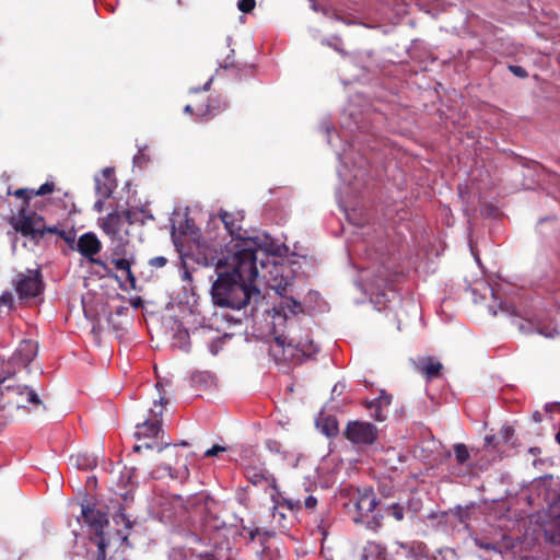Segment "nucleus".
Here are the masks:
<instances>
[{"label":"nucleus","instance_id":"f257e3e1","mask_svg":"<svg viewBox=\"0 0 560 560\" xmlns=\"http://www.w3.org/2000/svg\"><path fill=\"white\" fill-rule=\"evenodd\" d=\"M253 245L249 240L242 241L218 260V278L211 288L215 305L241 310L260 296V291L253 284L258 276V258Z\"/></svg>","mask_w":560,"mask_h":560},{"label":"nucleus","instance_id":"f03ea898","mask_svg":"<svg viewBox=\"0 0 560 560\" xmlns=\"http://www.w3.org/2000/svg\"><path fill=\"white\" fill-rule=\"evenodd\" d=\"M219 520L209 514H200L191 517L185 511L178 524L174 525V532L185 540L187 545H209L212 533L219 529Z\"/></svg>","mask_w":560,"mask_h":560},{"label":"nucleus","instance_id":"7ed1b4c3","mask_svg":"<svg viewBox=\"0 0 560 560\" xmlns=\"http://www.w3.org/2000/svg\"><path fill=\"white\" fill-rule=\"evenodd\" d=\"M317 351V346L308 336L304 339L295 340V338L291 337L288 339L287 336L280 335L275 337L273 343L269 347V354L277 364L293 360L298 352L303 357L310 358Z\"/></svg>","mask_w":560,"mask_h":560},{"label":"nucleus","instance_id":"20e7f679","mask_svg":"<svg viewBox=\"0 0 560 560\" xmlns=\"http://www.w3.org/2000/svg\"><path fill=\"white\" fill-rule=\"evenodd\" d=\"M27 404L39 405L38 395L30 387L14 384L10 377L0 375V410H18Z\"/></svg>","mask_w":560,"mask_h":560},{"label":"nucleus","instance_id":"39448f33","mask_svg":"<svg viewBox=\"0 0 560 560\" xmlns=\"http://www.w3.org/2000/svg\"><path fill=\"white\" fill-rule=\"evenodd\" d=\"M162 421L160 419H145L142 423L136 425L135 436L138 441L149 440L141 444H136L133 451L140 453L143 448L163 451L170 445V442L164 440L162 431Z\"/></svg>","mask_w":560,"mask_h":560},{"label":"nucleus","instance_id":"423d86ee","mask_svg":"<svg viewBox=\"0 0 560 560\" xmlns=\"http://www.w3.org/2000/svg\"><path fill=\"white\" fill-rule=\"evenodd\" d=\"M82 517L88 526L95 532L93 539L97 545V560H105L107 542L103 537V528L108 525L107 514L101 510L82 505ZM110 560H114L113 558ZM125 560V559H122Z\"/></svg>","mask_w":560,"mask_h":560},{"label":"nucleus","instance_id":"0eeeda50","mask_svg":"<svg viewBox=\"0 0 560 560\" xmlns=\"http://www.w3.org/2000/svg\"><path fill=\"white\" fill-rule=\"evenodd\" d=\"M219 217L223 222L226 231L232 236V242L226 246V250L224 254H228L232 249V247H234L242 241L249 240L254 244L252 246V249L255 253V255H257V248L260 247V245L257 243L255 238L246 236L247 231L244 230L241 225L243 214L241 212L220 211Z\"/></svg>","mask_w":560,"mask_h":560},{"label":"nucleus","instance_id":"6e6552de","mask_svg":"<svg viewBox=\"0 0 560 560\" xmlns=\"http://www.w3.org/2000/svg\"><path fill=\"white\" fill-rule=\"evenodd\" d=\"M343 436L354 445H372L378 438V430L371 422L353 420L347 423Z\"/></svg>","mask_w":560,"mask_h":560},{"label":"nucleus","instance_id":"1a4fd4ad","mask_svg":"<svg viewBox=\"0 0 560 560\" xmlns=\"http://www.w3.org/2000/svg\"><path fill=\"white\" fill-rule=\"evenodd\" d=\"M13 228L23 236H30L32 240H38L45 235L43 217L35 212L26 214V209L24 208H21L19 217L13 222Z\"/></svg>","mask_w":560,"mask_h":560},{"label":"nucleus","instance_id":"9d476101","mask_svg":"<svg viewBox=\"0 0 560 560\" xmlns=\"http://www.w3.org/2000/svg\"><path fill=\"white\" fill-rule=\"evenodd\" d=\"M15 291L22 300L40 295L44 291V281L40 271L27 270L25 273H19L15 281Z\"/></svg>","mask_w":560,"mask_h":560},{"label":"nucleus","instance_id":"9b49d317","mask_svg":"<svg viewBox=\"0 0 560 560\" xmlns=\"http://www.w3.org/2000/svg\"><path fill=\"white\" fill-rule=\"evenodd\" d=\"M350 503L353 504L357 512L354 522H362L364 517H368L378 504L377 497L371 487L358 488L352 493Z\"/></svg>","mask_w":560,"mask_h":560},{"label":"nucleus","instance_id":"f8f14e48","mask_svg":"<svg viewBox=\"0 0 560 560\" xmlns=\"http://www.w3.org/2000/svg\"><path fill=\"white\" fill-rule=\"evenodd\" d=\"M75 249L89 261L102 267L105 271H108L106 262L94 257L102 249V244L94 233L88 232L82 234L75 244Z\"/></svg>","mask_w":560,"mask_h":560},{"label":"nucleus","instance_id":"ddd939ff","mask_svg":"<svg viewBox=\"0 0 560 560\" xmlns=\"http://www.w3.org/2000/svg\"><path fill=\"white\" fill-rule=\"evenodd\" d=\"M102 230L113 240L124 243L128 232L125 230L124 217L118 211L109 213L103 219Z\"/></svg>","mask_w":560,"mask_h":560},{"label":"nucleus","instance_id":"4468645a","mask_svg":"<svg viewBox=\"0 0 560 560\" xmlns=\"http://www.w3.org/2000/svg\"><path fill=\"white\" fill-rule=\"evenodd\" d=\"M38 353V343L35 340H22L13 353L11 360L14 364L28 366Z\"/></svg>","mask_w":560,"mask_h":560},{"label":"nucleus","instance_id":"2eb2a0df","mask_svg":"<svg viewBox=\"0 0 560 560\" xmlns=\"http://www.w3.org/2000/svg\"><path fill=\"white\" fill-rule=\"evenodd\" d=\"M228 104L220 95L208 97L206 103L196 104V116L207 121L224 110Z\"/></svg>","mask_w":560,"mask_h":560},{"label":"nucleus","instance_id":"dca6fc26","mask_svg":"<svg viewBox=\"0 0 560 560\" xmlns=\"http://www.w3.org/2000/svg\"><path fill=\"white\" fill-rule=\"evenodd\" d=\"M246 479L253 483L254 486H264L266 488L273 489L277 493H279L277 487V479L266 469L256 468V467H247L245 469Z\"/></svg>","mask_w":560,"mask_h":560},{"label":"nucleus","instance_id":"f3484780","mask_svg":"<svg viewBox=\"0 0 560 560\" xmlns=\"http://www.w3.org/2000/svg\"><path fill=\"white\" fill-rule=\"evenodd\" d=\"M416 370L424 375L428 381L438 378L441 375L443 365L433 357H422L415 363Z\"/></svg>","mask_w":560,"mask_h":560},{"label":"nucleus","instance_id":"a211bd4d","mask_svg":"<svg viewBox=\"0 0 560 560\" xmlns=\"http://www.w3.org/2000/svg\"><path fill=\"white\" fill-rule=\"evenodd\" d=\"M102 175L105 179L104 184L96 178V191L102 198H108L117 187L116 179L114 178V168L106 167L103 170Z\"/></svg>","mask_w":560,"mask_h":560},{"label":"nucleus","instance_id":"6ab92c4d","mask_svg":"<svg viewBox=\"0 0 560 560\" xmlns=\"http://www.w3.org/2000/svg\"><path fill=\"white\" fill-rule=\"evenodd\" d=\"M317 498L310 494L304 500L295 499V498H284L283 504L290 510V511H301L302 509H305L310 512H313L317 506Z\"/></svg>","mask_w":560,"mask_h":560},{"label":"nucleus","instance_id":"aec40b11","mask_svg":"<svg viewBox=\"0 0 560 560\" xmlns=\"http://www.w3.org/2000/svg\"><path fill=\"white\" fill-rule=\"evenodd\" d=\"M362 560H385V549L376 542H369L363 549Z\"/></svg>","mask_w":560,"mask_h":560},{"label":"nucleus","instance_id":"412c9836","mask_svg":"<svg viewBox=\"0 0 560 560\" xmlns=\"http://www.w3.org/2000/svg\"><path fill=\"white\" fill-rule=\"evenodd\" d=\"M112 262L114 264L116 269L122 270V271L126 272L127 280L130 282L131 288L135 289L136 277H135V275L131 271V264H130V261L128 259H126V258H117V259H113Z\"/></svg>","mask_w":560,"mask_h":560},{"label":"nucleus","instance_id":"4be33fe9","mask_svg":"<svg viewBox=\"0 0 560 560\" xmlns=\"http://www.w3.org/2000/svg\"><path fill=\"white\" fill-rule=\"evenodd\" d=\"M195 550L190 548L187 550L185 547H173L168 551V560H191L194 558Z\"/></svg>","mask_w":560,"mask_h":560},{"label":"nucleus","instance_id":"5701e85b","mask_svg":"<svg viewBox=\"0 0 560 560\" xmlns=\"http://www.w3.org/2000/svg\"><path fill=\"white\" fill-rule=\"evenodd\" d=\"M167 402V399L160 395L159 400L153 401V406L149 410L148 419H160L162 421V416Z\"/></svg>","mask_w":560,"mask_h":560},{"label":"nucleus","instance_id":"b1692460","mask_svg":"<svg viewBox=\"0 0 560 560\" xmlns=\"http://www.w3.org/2000/svg\"><path fill=\"white\" fill-rule=\"evenodd\" d=\"M174 345L184 351H188L190 346L188 330L179 328L174 335Z\"/></svg>","mask_w":560,"mask_h":560},{"label":"nucleus","instance_id":"393cba45","mask_svg":"<svg viewBox=\"0 0 560 560\" xmlns=\"http://www.w3.org/2000/svg\"><path fill=\"white\" fill-rule=\"evenodd\" d=\"M453 448H454L456 462L459 465H463L468 462V459L470 458V454H469L468 447L465 444L457 443L454 445Z\"/></svg>","mask_w":560,"mask_h":560},{"label":"nucleus","instance_id":"a878e982","mask_svg":"<svg viewBox=\"0 0 560 560\" xmlns=\"http://www.w3.org/2000/svg\"><path fill=\"white\" fill-rule=\"evenodd\" d=\"M71 459H75L77 467L84 470L96 465V459L94 457H89L85 455H77L75 457H71Z\"/></svg>","mask_w":560,"mask_h":560},{"label":"nucleus","instance_id":"bb28decb","mask_svg":"<svg viewBox=\"0 0 560 560\" xmlns=\"http://www.w3.org/2000/svg\"><path fill=\"white\" fill-rule=\"evenodd\" d=\"M390 404H392V396L382 394L377 398L368 402L366 408L368 409H372V408L381 409L384 406H386V407L389 406Z\"/></svg>","mask_w":560,"mask_h":560},{"label":"nucleus","instance_id":"cd10ccee","mask_svg":"<svg viewBox=\"0 0 560 560\" xmlns=\"http://www.w3.org/2000/svg\"><path fill=\"white\" fill-rule=\"evenodd\" d=\"M14 196L18 198H22L24 200V205L22 208L27 209L30 206V200L34 197L32 194V189L28 188H19L14 191Z\"/></svg>","mask_w":560,"mask_h":560},{"label":"nucleus","instance_id":"c85d7f7f","mask_svg":"<svg viewBox=\"0 0 560 560\" xmlns=\"http://www.w3.org/2000/svg\"><path fill=\"white\" fill-rule=\"evenodd\" d=\"M120 215L124 217V222L128 224H133L135 222L139 221L140 213L138 210L131 208L126 209L121 212H119Z\"/></svg>","mask_w":560,"mask_h":560},{"label":"nucleus","instance_id":"c756f323","mask_svg":"<svg viewBox=\"0 0 560 560\" xmlns=\"http://www.w3.org/2000/svg\"><path fill=\"white\" fill-rule=\"evenodd\" d=\"M389 514L398 522L402 521L405 517V510L399 503H394L388 506Z\"/></svg>","mask_w":560,"mask_h":560},{"label":"nucleus","instance_id":"7c9ffc66","mask_svg":"<svg viewBox=\"0 0 560 560\" xmlns=\"http://www.w3.org/2000/svg\"><path fill=\"white\" fill-rule=\"evenodd\" d=\"M55 190V184L52 182L44 183L37 190L32 189V194L35 196H45L51 194Z\"/></svg>","mask_w":560,"mask_h":560},{"label":"nucleus","instance_id":"2f4dec72","mask_svg":"<svg viewBox=\"0 0 560 560\" xmlns=\"http://www.w3.org/2000/svg\"><path fill=\"white\" fill-rule=\"evenodd\" d=\"M59 237L62 238L72 249H75V232L73 230H62Z\"/></svg>","mask_w":560,"mask_h":560},{"label":"nucleus","instance_id":"473e14b6","mask_svg":"<svg viewBox=\"0 0 560 560\" xmlns=\"http://www.w3.org/2000/svg\"><path fill=\"white\" fill-rule=\"evenodd\" d=\"M256 0H238L237 8L243 13H249L255 9Z\"/></svg>","mask_w":560,"mask_h":560},{"label":"nucleus","instance_id":"72a5a7b5","mask_svg":"<svg viewBox=\"0 0 560 560\" xmlns=\"http://www.w3.org/2000/svg\"><path fill=\"white\" fill-rule=\"evenodd\" d=\"M266 447L272 452V453H281L282 452V444L273 439H269L266 441Z\"/></svg>","mask_w":560,"mask_h":560},{"label":"nucleus","instance_id":"f704fd0d","mask_svg":"<svg viewBox=\"0 0 560 560\" xmlns=\"http://www.w3.org/2000/svg\"><path fill=\"white\" fill-rule=\"evenodd\" d=\"M509 70L517 78L525 79L528 77L527 71L521 66L511 65L509 66Z\"/></svg>","mask_w":560,"mask_h":560},{"label":"nucleus","instance_id":"c9c22d12","mask_svg":"<svg viewBox=\"0 0 560 560\" xmlns=\"http://www.w3.org/2000/svg\"><path fill=\"white\" fill-rule=\"evenodd\" d=\"M13 304V295L11 292H4L0 296V306H8L9 308L12 307Z\"/></svg>","mask_w":560,"mask_h":560},{"label":"nucleus","instance_id":"e433bc0d","mask_svg":"<svg viewBox=\"0 0 560 560\" xmlns=\"http://www.w3.org/2000/svg\"><path fill=\"white\" fill-rule=\"evenodd\" d=\"M167 264V259L164 256H156L150 259L149 265L154 268H162Z\"/></svg>","mask_w":560,"mask_h":560},{"label":"nucleus","instance_id":"4c0bfd02","mask_svg":"<svg viewBox=\"0 0 560 560\" xmlns=\"http://www.w3.org/2000/svg\"><path fill=\"white\" fill-rule=\"evenodd\" d=\"M197 560H219L212 551L195 552Z\"/></svg>","mask_w":560,"mask_h":560},{"label":"nucleus","instance_id":"58836bf2","mask_svg":"<svg viewBox=\"0 0 560 560\" xmlns=\"http://www.w3.org/2000/svg\"><path fill=\"white\" fill-rule=\"evenodd\" d=\"M222 452H225V447L221 445H213L211 448L205 452V457H212Z\"/></svg>","mask_w":560,"mask_h":560},{"label":"nucleus","instance_id":"ea45409f","mask_svg":"<svg viewBox=\"0 0 560 560\" xmlns=\"http://www.w3.org/2000/svg\"><path fill=\"white\" fill-rule=\"evenodd\" d=\"M345 389L346 384L343 382H337L331 389L332 397L342 395Z\"/></svg>","mask_w":560,"mask_h":560},{"label":"nucleus","instance_id":"a19ab883","mask_svg":"<svg viewBox=\"0 0 560 560\" xmlns=\"http://www.w3.org/2000/svg\"><path fill=\"white\" fill-rule=\"evenodd\" d=\"M371 410H374L372 412V417L377 420V421H384L386 419V416L383 413L382 411V408L381 409H376V408H372Z\"/></svg>","mask_w":560,"mask_h":560},{"label":"nucleus","instance_id":"79ce46f5","mask_svg":"<svg viewBox=\"0 0 560 560\" xmlns=\"http://www.w3.org/2000/svg\"><path fill=\"white\" fill-rule=\"evenodd\" d=\"M260 534H261V532L258 527L249 528L248 529L249 541H254L256 539V537L259 536Z\"/></svg>","mask_w":560,"mask_h":560},{"label":"nucleus","instance_id":"37998d69","mask_svg":"<svg viewBox=\"0 0 560 560\" xmlns=\"http://www.w3.org/2000/svg\"><path fill=\"white\" fill-rule=\"evenodd\" d=\"M61 231L62 230L58 229L57 226H46L45 225V234L49 233V234H57L58 236H60Z\"/></svg>","mask_w":560,"mask_h":560},{"label":"nucleus","instance_id":"c03bdc74","mask_svg":"<svg viewBox=\"0 0 560 560\" xmlns=\"http://www.w3.org/2000/svg\"><path fill=\"white\" fill-rule=\"evenodd\" d=\"M184 112L188 113V114H192L194 112L196 113V105L195 106H192L190 104L186 105L184 108Z\"/></svg>","mask_w":560,"mask_h":560},{"label":"nucleus","instance_id":"a18cd8bd","mask_svg":"<svg viewBox=\"0 0 560 560\" xmlns=\"http://www.w3.org/2000/svg\"><path fill=\"white\" fill-rule=\"evenodd\" d=\"M529 453L534 456L540 454V448L539 447H530L529 448Z\"/></svg>","mask_w":560,"mask_h":560},{"label":"nucleus","instance_id":"49530a36","mask_svg":"<svg viewBox=\"0 0 560 560\" xmlns=\"http://www.w3.org/2000/svg\"><path fill=\"white\" fill-rule=\"evenodd\" d=\"M373 520L375 522V525L380 526V518L376 515L373 516Z\"/></svg>","mask_w":560,"mask_h":560},{"label":"nucleus","instance_id":"de8ad7c7","mask_svg":"<svg viewBox=\"0 0 560 560\" xmlns=\"http://www.w3.org/2000/svg\"><path fill=\"white\" fill-rule=\"evenodd\" d=\"M212 82V79H210L203 86V90H208L210 86V83Z\"/></svg>","mask_w":560,"mask_h":560},{"label":"nucleus","instance_id":"09e8293b","mask_svg":"<svg viewBox=\"0 0 560 560\" xmlns=\"http://www.w3.org/2000/svg\"><path fill=\"white\" fill-rule=\"evenodd\" d=\"M556 439H557V442L560 444V431L557 433Z\"/></svg>","mask_w":560,"mask_h":560},{"label":"nucleus","instance_id":"8fccbe9b","mask_svg":"<svg viewBox=\"0 0 560 560\" xmlns=\"http://www.w3.org/2000/svg\"><path fill=\"white\" fill-rule=\"evenodd\" d=\"M180 445H183V446H187V445H188V443H187V442H185V441H183V442H180Z\"/></svg>","mask_w":560,"mask_h":560},{"label":"nucleus","instance_id":"3c124183","mask_svg":"<svg viewBox=\"0 0 560 560\" xmlns=\"http://www.w3.org/2000/svg\"><path fill=\"white\" fill-rule=\"evenodd\" d=\"M505 431H506V433H509L510 431H512V429L511 428H506Z\"/></svg>","mask_w":560,"mask_h":560}]
</instances>
